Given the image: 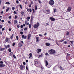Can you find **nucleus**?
Instances as JSON below:
<instances>
[{"mask_svg": "<svg viewBox=\"0 0 74 74\" xmlns=\"http://www.w3.org/2000/svg\"><path fill=\"white\" fill-rule=\"evenodd\" d=\"M5 66V65L4 64H0V67H4Z\"/></svg>", "mask_w": 74, "mask_h": 74, "instance_id": "obj_12", "label": "nucleus"}, {"mask_svg": "<svg viewBox=\"0 0 74 74\" xmlns=\"http://www.w3.org/2000/svg\"><path fill=\"white\" fill-rule=\"evenodd\" d=\"M32 11L33 13H34V12H35V11L34 10V9H32Z\"/></svg>", "mask_w": 74, "mask_h": 74, "instance_id": "obj_35", "label": "nucleus"}, {"mask_svg": "<svg viewBox=\"0 0 74 74\" xmlns=\"http://www.w3.org/2000/svg\"><path fill=\"white\" fill-rule=\"evenodd\" d=\"M49 52L51 55H53L56 53V51L54 50L51 49V50H49Z\"/></svg>", "mask_w": 74, "mask_h": 74, "instance_id": "obj_3", "label": "nucleus"}, {"mask_svg": "<svg viewBox=\"0 0 74 74\" xmlns=\"http://www.w3.org/2000/svg\"><path fill=\"white\" fill-rule=\"evenodd\" d=\"M46 45V46H47V47H49L50 45H51V44L47 42L45 43Z\"/></svg>", "mask_w": 74, "mask_h": 74, "instance_id": "obj_13", "label": "nucleus"}, {"mask_svg": "<svg viewBox=\"0 0 74 74\" xmlns=\"http://www.w3.org/2000/svg\"><path fill=\"white\" fill-rule=\"evenodd\" d=\"M27 11L28 12H32V9L30 8L28 9L27 10Z\"/></svg>", "mask_w": 74, "mask_h": 74, "instance_id": "obj_15", "label": "nucleus"}, {"mask_svg": "<svg viewBox=\"0 0 74 74\" xmlns=\"http://www.w3.org/2000/svg\"><path fill=\"white\" fill-rule=\"evenodd\" d=\"M21 15H24L25 13L23 12H21Z\"/></svg>", "mask_w": 74, "mask_h": 74, "instance_id": "obj_40", "label": "nucleus"}, {"mask_svg": "<svg viewBox=\"0 0 74 74\" xmlns=\"http://www.w3.org/2000/svg\"><path fill=\"white\" fill-rule=\"evenodd\" d=\"M29 28H30L31 27H32V25L31 24H30L29 25Z\"/></svg>", "mask_w": 74, "mask_h": 74, "instance_id": "obj_39", "label": "nucleus"}, {"mask_svg": "<svg viewBox=\"0 0 74 74\" xmlns=\"http://www.w3.org/2000/svg\"><path fill=\"white\" fill-rule=\"evenodd\" d=\"M70 42H71V45H73V42H74V41H69Z\"/></svg>", "mask_w": 74, "mask_h": 74, "instance_id": "obj_33", "label": "nucleus"}, {"mask_svg": "<svg viewBox=\"0 0 74 74\" xmlns=\"http://www.w3.org/2000/svg\"><path fill=\"white\" fill-rule=\"evenodd\" d=\"M27 20H26L25 21V23L26 25H29V23H27Z\"/></svg>", "mask_w": 74, "mask_h": 74, "instance_id": "obj_14", "label": "nucleus"}, {"mask_svg": "<svg viewBox=\"0 0 74 74\" xmlns=\"http://www.w3.org/2000/svg\"><path fill=\"white\" fill-rule=\"evenodd\" d=\"M18 18V16L16 15L14 17V19H16V18Z\"/></svg>", "mask_w": 74, "mask_h": 74, "instance_id": "obj_43", "label": "nucleus"}, {"mask_svg": "<svg viewBox=\"0 0 74 74\" xmlns=\"http://www.w3.org/2000/svg\"><path fill=\"white\" fill-rule=\"evenodd\" d=\"M39 36H42V35L39 34Z\"/></svg>", "mask_w": 74, "mask_h": 74, "instance_id": "obj_64", "label": "nucleus"}, {"mask_svg": "<svg viewBox=\"0 0 74 74\" xmlns=\"http://www.w3.org/2000/svg\"><path fill=\"white\" fill-rule=\"evenodd\" d=\"M20 33L21 34H23V32H20Z\"/></svg>", "mask_w": 74, "mask_h": 74, "instance_id": "obj_52", "label": "nucleus"}, {"mask_svg": "<svg viewBox=\"0 0 74 74\" xmlns=\"http://www.w3.org/2000/svg\"><path fill=\"white\" fill-rule=\"evenodd\" d=\"M49 3L50 5H53L54 4V3H55V2L53 0H51L49 1Z\"/></svg>", "mask_w": 74, "mask_h": 74, "instance_id": "obj_5", "label": "nucleus"}, {"mask_svg": "<svg viewBox=\"0 0 74 74\" xmlns=\"http://www.w3.org/2000/svg\"><path fill=\"white\" fill-rule=\"evenodd\" d=\"M46 11L47 12V14H50V11L49 10H47Z\"/></svg>", "mask_w": 74, "mask_h": 74, "instance_id": "obj_19", "label": "nucleus"}, {"mask_svg": "<svg viewBox=\"0 0 74 74\" xmlns=\"http://www.w3.org/2000/svg\"><path fill=\"white\" fill-rule=\"evenodd\" d=\"M17 22H18V21H17L16 20L14 21V24H16Z\"/></svg>", "mask_w": 74, "mask_h": 74, "instance_id": "obj_29", "label": "nucleus"}, {"mask_svg": "<svg viewBox=\"0 0 74 74\" xmlns=\"http://www.w3.org/2000/svg\"><path fill=\"white\" fill-rule=\"evenodd\" d=\"M56 44L58 45H59V44H58V42H56Z\"/></svg>", "mask_w": 74, "mask_h": 74, "instance_id": "obj_60", "label": "nucleus"}, {"mask_svg": "<svg viewBox=\"0 0 74 74\" xmlns=\"http://www.w3.org/2000/svg\"><path fill=\"white\" fill-rule=\"evenodd\" d=\"M50 20L51 21H55L56 19L54 18H53V17H51L50 18Z\"/></svg>", "mask_w": 74, "mask_h": 74, "instance_id": "obj_9", "label": "nucleus"}, {"mask_svg": "<svg viewBox=\"0 0 74 74\" xmlns=\"http://www.w3.org/2000/svg\"><path fill=\"white\" fill-rule=\"evenodd\" d=\"M64 43L65 44H67V41H65L64 42Z\"/></svg>", "mask_w": 74, "mask_h": 74, "instance_id": "obj_58", "label": "nucleus"}, {"mask_svg": "<svg viewBox=\"0 0 74 74\" xmlns=\"http://www.w3.org/2000/svg\"><path fill=\"white\" fill-rule=\"evenodd\" d=\"M1 4V0H0V5Z\"/></svg>", "mask_w": 74, "mask_h": 74, "instance_id": "obj_63", "label": "nucleus"}, {"mask_svg": "<svg viewBox=\"0 0 74 74\" xmlns=\"http://www.w3.org/2000/svg\"><path fill=\"white\" fill-rule=\"evenodd\" d=\"M29 58H32V53H30L29 54Z\"/></svg>", "mask_w": 74, "mask_h": 74, "instance_id": "obj_16", "label": "nucleus"}, {"mask_svg": "<svg viewBox=\"0 0 74 74\" xmlns=\"http://www.w3.org/2000/svg\"><path fill=\"white\" fill-rule=\"evenodd\" d=\"M22 38L23 39H26V38H27V36H25L24 35H23L22 36Z\"/></svg>", "mask_w": 74, "mask_h": 74, "instance_id": "obj_8", "label": "nucleus"}, {"mask_svg": "<svg viewBox=\"0 0 74 74\" xmlns=\"http://www.w3.org/2000/svg\"><path fill=\"white\" fill-rule=\"evenodd\" d=\"M5 4H8L9 5H10V3L9 2H6L5 3Z\"/></svg>", "mask_w": 74, "mask_h": 74, "instance_id": "obj_27", "label": "nucleus"}, {"mask_svg": "<svg viewBox=\"0 0 74 74\" xmlns=\"http://www.w3.org/2000/svg\"><path fill=\"white\" fill-rule=\"evenodd\" d=\"M8 38H6L5 39V41L6 42H8Z\"/></svg>", "mask_w": 74, "mask_h": 74, "instance_id": "obj_22", "label": "nucleus"}, {"mask_svg": "<svg viewBox=\"0 0 74 74\" xmlns=\"http://www.w3.org/2000/svg\"><path fill=\"white\" fill-rule=\"evenodd\" d=\"M54 12H56V9H54Z\"/></svg>", "mask_w": 74, "mask_h": 74, "instance_id": "obj_41", "label": "nucleus"}, {"mask_svg": "<svg viewBox=\"0 0 74 74\" xmlns=\"http://www.w3.org/2000/svg\"><path fill=\"white\" fill-rule=\"evenodd\" d=\"M66 35L67 36H69V32H67L66 33Z\"/></svg>", "mask_w": 74, "mask_h": 74, "instance_id": "obj_32", "label": "nucleus"}, {"mask_svg": "<svg viewBox=\"0 0 74 74\" xmlns=\"http://www.w3.org/2000/svg\"><path fill=\"white\" fill-rule=\"evenodd\" d=\"M21 43H22V44H24V43L23 42V41L22 40L21 41Z\"/></svg>", "mask_w": 74, "mask_h": 74, "instance_id": "obj_59", "label": "nucleus"}, {"mask_svg": "<svg viewBox=\"0 0 74 74\" xmlns=\"http://www.w3.org/2000/svg\"><path fill=\"white\" fill-rule=\"evenodd\" d=\"M21 28H23V25H21V26H20Z\"/></svg>", "mask_w": 74, "mask_h": 74, "instance_id": "obj_49", "label": "nucleus"}, {"mask_svg": "<svg viewBox=\"0 0 74 74\" xmlns=\"http://www.w3.org/2000/svg\"><path fill=\"white\" fill-rule=\"evenodd\" d=\"M16 3L17 4H19V1H18V0L16 1Z\"/></svg>", "mask_w": 74, "mask_h": 74, "instance_id": "obj_51", "label": "nucleus"}, {"mask_svg": "<svg viewBox=\"0 0 74 74\" xmlns=\"http://www.w3.org/2000/svg\"><path fill=\"white\" fill-rule=\"evenodd\" d=\"M17 27H18V28H19V27H20V26H19V25H17Z\"/></svg>", "mask_w": 74, "mask_h": 74, "instance_id": "obj_45", "label": "nucleus"}, {"mask_svg": "<svg viewBox=\"0 0 74 74\" xmlns=\"http://www.w3.org/2000/svg\"><path fill=\"white\" fill-rule=\"evenodd\" d=\"M5 48H1L0 50L1 51H4V50H5Z\"/></svg>", "mask_w": 74, "mask_h": 74, "instance_id": "obj_20", "label": "nucleus"}, {"mask_svg": "<svg viewBox=\"0 0 74 74\" xmlns=\"http://www.w3.org/2000/svg\"><path fill=\"white\" fill-rule=\"evenodd\" d=\"M14 14H17V13H16V11H14Z\"/></svg>", "mask_w": 74, "mask_h": 74, "instance_id": "obj_54", "label": "nucleus"}, {"mask_svg": "<svg viewBox=\"0 0 74 74\" xmlns=\"http://www.w3.org/2000/svg\"><path fill=\"white\" fill-rule=\"evenodd\" d=\"M35 11H36V10H37V5L35 6Z\"/></svg>", "mask_w": 74, "mask_h": 74, "instance_id": "obj_25", "label": "nucleus"}, {"mask_svg": "<svg viewBox=\"0 0 74 74\" xmlns=\"http://www.w3.org/2000/svg\"><path fill=\"white\" fill-rule=\"evenodd\" d=\"M13 54H14V53H13V52H12L10 53V56H12V55Z\"/></svg>", "mask_w": 74, "mask_h": 74, "instance_id": "obj_34", "label": "nucleus"}, {"mask_svg": "<svg viewBox=\"0 0 74 74\" xmlns=\"http://www.w3.org/2000/svg\"><path fill=\"white\" fill-rule=\"evenodd\" d=\"M16 40L17 41H18V39L19 38V37H18V36H16Z\"/></svg>", "mask_w": 74, "mask_h": 74, "instance_id": "obj_28", "label": "nucleus"}, {"mask_svg": "<svg viewBox=\"0 0 74 74\" xmlns=\"http://www.w3.org/2000/svg\"><path fill=\"white\" fill-rule=\"evenodd\" d=\"M20 69L21 70H23V69L25 68V66L22 65H21L20 66Z\"/></svg>", "mask_w": 74, "mask_h": 74, "instance_id": "obj_6", "label": "nucleus"}, {"mask_svg": "<svg viewBox=\"0 0 74 74\" xmlns=\"http://www.w3.org/2000/svg\"><path fill=\"white\" fill-rule=\"evenodd\" d=\"M3 62L2 61L0 62V63L1 64H3Z\"/></svg>", "mask_w": 74, "mask_h": 74, "instance_id": "obj_47", "label": "nucleus"}, {"mask_svg": "<svg viewBox=\"0 0 74 74\" xmlns=\"http://www.w3.org/2000/svg\"><path fill=\"white\" fill-rule=\"evenodd\" d=\"M42 56H43L42 54L41 55H39V57L38 58H40V57H42Z\"/></svg>", "mask_w": 74, "mask_h": 74, "instance_id": "obj_30", "label": "nucleus"}, {"mask_svg": "<svg viewBox=\"0 0 74 74\" xmlns=\"http://www.w3.org/2000/svg\"><path fill=\"white\" fill-rule=\"evenodd\" d=\"M8 51H9V52H11V49H8Z\"/></svg>", "mask_w": 74, "mask_h": 74, "instance_id": "obj_36", "label": "nucleus"}, {"mask_svg": "<svg viewBox=\"0 0 74 74\" xmlns=\"http://www.w3.org/2000/svg\"><path fill=\"white\" fill-rule=\"evenodd\" d=\"M27 30V27H26L25 28H24V30H25L26 31Z\"/></svg>", "mask_w": 74, "mask_h": 74, "instance_id": "obj_38", "label": "nucleus"}, {"mask_svg": "<svg viewBox=\"0 0 74 74\" xmlns=\"http://www.w3.org/2000/svg\"><path fill=\"white\" fill-rule=\"evenodd\" d=\"M31 4H34L33 2V1H31Z\"/></svg>", "mask_w": 74, "mask_h": 74, "instance_id": "obj_50", "label": "nucleus"}, {"mask_svg": "<svg viewBox=\"0 0 74 74\" xmlns=\"http://www.w3.org/2000/svg\"><path fill=\"white\" fill-rule=\"evenodd\" d=\"M22 45L21 43H19L18 44V47H22Z\"/></svg>", "mask_w": 74, "mask_h": 74, "instance_id": "obj_17", "label": "nucleus"}, {"mask_svg": "<svg viewBox=\"0 0 74 74\" xmlns=\"http://www.w3.org/2000/svg\"><path fill=\"white\" fill-rule=\"evenodd\" d=\"M40 26V24L38 22H37L36 24H35L34 25V27L35 29H37L38 27V26Z\"/></svg>", "mask_w": 74, "mask_h": 74, "instance_id": "obj_4", "label": "nucleus"}, {"mask_svg": "<svg viewBox=\"0 0 74 74\" xmlns=\"http://www.w3.org/2000/svg\"><path fill=\"white\" fill-rule=\"evenodd\" d=\"M34 64L36 67H38V66L41 65V63L40 62H38L37 61H35Z\"/></svg>", "mask_w": 74, "mask_h": 74, "instance_id": "obj_1", "label": "nucleus"}, {"mask_svg": "<svg viewBox=\"0 0 74 74\" xmlns=\"http://www.w3.org/2000/svg\"><path fill=\"white\" fill-rule=\"evenodd\" d=\"M12 10L13 11H14V10H15V8L13 7L12 8Z\"/></svg>", "mask_w": 74, "mask_h": 74, "instance_id": "obj_46", "label": "nucleus"}, {"mask_svg": "<svg viewBox=\"0 0 74 74\" xmlns=\"http://www.w3.org/2000/svg\"><path fill=\"white\" fill-rule=\"evenodd\" d=\"M23 64L24 65H26V63L25 62H23Z\"/></svg>", "mask_w": 74, "mask_h": 74, "instance_id": "obj_55", "label": "nucleus"}, {"mask_svg": "<svg viewBox=\"0 0 74 74\" xmlns=\"http://www.w3.org/2000/svg\"><path fill=\"white\" fill-rule=\"evenodd\" d=\"M4 30H5V29L4 28H3L2 29V31H4Z\"/></svg>", "mask_w": 74, "mask_h": 74, "instance_id": "obj_61", "label": "nucleus"}, {"mask_svg": "<svg viewBox=\"0 0 74 74\" xmlns=\"http://www.w3.org/2000/svg\"><path fill=\"white\" fill-rule=\"evenodd\" d=\"M13 56L14 59H16V56H15V55H13Z\"/></svg>", "mask_w": 74, "mask_h": 74, "instance_id": "obj_31", "label": "nucleus"}, {"mask_svg": "<svg viewBox=\"0 0 74 74\" xmlns=\"http://www.w3.org/2000/svg\"><path fill=\"white\" fill-rule=\"evenodd\" d=\"M15 43L14 42L12 44V46H15Z\"/></svg>", "mask_w": 74, "mask_h": 74, "instance_id": "obj_44", "label": "nucleus"}, {"mask_svg": "<svg viewBox=\"0 0 74 74\" xmlns=\"http://www.w3.org/2000/svg\"><path fill=\"white\" fill-rule=\"evenodd\" d=\"M26 19L27 20V21H29V19H30V17H28L26 18Z\"/></svg>", "mask_w": 74, "mask_h": 74, "instance_id": "obj_18", "label": "nucleus"}, {"mask_svg": "<svg viewBox=\"0 0 74 74\" xmlns=\"http://www.w3.org/2000/svg\"><path fill=\"white\" fill-rule=\"evenodd\" d=\"M40 68H41V70L42 71H43V70H44V67H42V66H41L40 67Z\"/></svg>", "mask_w": 74, "mask_h": 74, "instance_id": "obj_23", "label": "nucleus"}, {"mask_svg": "<svg viewBox=\"0 0 74 74\" xmlns=\"http://www.w3.org/2000/svg\"><path fill=\"white\" fill-rule=\"evenodd\" d=\"M45 66L48 68H50L51 67V66L48 63V61L47 60H45Z\"/></svg>", "mask_w": 74, "mask_h": 74, "instance_id": "obj_2", "label": "nucleus"}, {"mask_svg": "<svg viewBox=\"0 0 74 74\" xmlns=\"http://www.w3.org/2000/svg\"><path fill=\"white\" fill-rule=\"evenodd\" d=\"M64 40V39L63 40H60V41H59V42H63V41Z\"/></svg>", "mask_w": 74, "mask_h": 74, "instance_id": "obj_42", "label": "nucleus"}, {"mask_svg": "<svg viewBox=\"0 0 74 74\" xmlns=\"http://www.w3.org/2000/svg\"><path fill=\"white\" fill-rule=\"evenodd\" d=\"M71 8L70 7H68L67 10V12H69V11H71Z\"/></svg>", "mask_w": 74, "mask_h": 74, "instance_id": "obj_7", "label": "nucleus"}, {"mask_svg": "<svg viewBox=\"0 0 74 74\" xmlns=\"http://www.w3.org/2000/svg\"><path fill=\"white\" fill-rule=\"evenodd\" d=\"M9 9H10V8H7V9H6V12H8V11H9Z\"/></svg>", "mask_w": 74, "mask_h": 74, "instance_id": "obj_21", "label": "nucleus"}, {"mask_svg": "<svg viewBox=\"0 0 74 74\" xmlns=\"http://www.w3.org/2000/svg\"><path fill=\"white\" fill-rule=\"evenodd\" d=\"M26 68L27 70H28V68L27 67V66H26Z\"/></svg>", "mask_w": 74, "mask_h": 74, "instance_id": "obj_56", "label": "nucleus"}, {"mask_svg": "<svg viewBox=\"0 0 74 74\" xmlns=\"http://www.w3.org/2000/svg\"><path fill=\"white\" fill-rule=\"evenodd\" d=\"M28 37H31V34H29L28 35Z\"/></svg>", "mask_w": 74, "mask_h": 74, "instance_id": "obj_57", "label": "nucleus"}, {"mask_svg": "<svg viewBox=\"0 0 74 74\" xmlns=\"http://www.w3.org/2000/svg\"><path fill=\"white\" fill-rule=\"evenodd\" d=\"M2 28V26L0 25V29H1Z\"/></svg>", "mask_w": 74, "mask_h": 74, "instance_id": "obj_53", "label": "nucleus"}, {"mask_svg": "<svg viewBox=\"0 0 74 74\" xmlns=\"http://www.w3.org/2000/svg\"><path fill=\"white\" fill-rule=\"evenodd\" d=\"M36 42H38V41H39V40L38 39V37H37L36 38Z\"/></svg>", "mask_w": 74, "mask_h": 74, "instance_id": "obj_24", "label": "nucleus"}, {"mask_svg": "<svg viewBox=\"0 0 74 74\" xmlns=\"http://www.w3.org/2000/svg\"><path fill=\"white\" fill-rule=\"evenodd\" d=\"M5 48H6V49H7V48H8V47H7V45H5Z\"/></svg>", "mask_w": 74, "mask_h": 74, "instance_id": "obj_62", "label": "nucleus"}, {"mask_svg": "<svg viewBox=\"0 0 74 74\" xmlns=\"http://www.w3.org/2000/svg\"><path fill=\"white\" fill-rule=\"evenodd\" d=\"M45 55L46 56H47L48 55V53H46L45 54Z\"/></svg>", "mask_w": 74, "mask_h": 74, "instance_id": "obj_48", "label": "nucleus"}, {"mask_svg": "<svg viewBox=\"0 0 74 74\" xmlns=\"http://www.w3.org/2000/svg\"><path fill=\"white\" fill-rule=\"evenodd\" d=\"M37 50H38V53H39L40 52H41V49H37Z\"/></svg>", "mask_w": 74, "mask_h": 74, "instance_id": "obj_10", "label": "nucleus"}, {"mask_svg": "<svg viewBox=\"0 0 74 74\" xmlns=\"http://www.w3.org/2000/svg\"><path fill=\"white\" fill-rule=\"evenodd\" d=\"M58 67L61 70H63V68H62V67L61 66H59Z\"/></svg>", "mask_w": 74, "mask_h": 74, "instance_id": "obj_26", "label": "nucleus"}, {"mask_svg": "<svg viewBox=\"0 0 74 74\" xmlns=\"http://www.w3.org/2000/svg\"><path fill=\"white\" fill-rule=\"evenodd\" d=\"M53 71H57V68H56V66H54L53 69Z\"/></svg>", "mask_w": 74, "mask_h": 74, "instance_id": "obj_11", "label": "nucleus"}, {"mask_svg": "<svg viewBox=\"0 0 74 74\" xmlns=\"http://www.w3.org/2000/svg\"><path fill=\"white\" fill-rule=\"evenodd\" d=\"M19 5L20 6V8H21V9H22V5Z\"/></svg>", "mask_w": 74, "mask_h": 74, "instance_id": "obj_37", "label": "nucleus"}]
</instances>
